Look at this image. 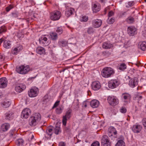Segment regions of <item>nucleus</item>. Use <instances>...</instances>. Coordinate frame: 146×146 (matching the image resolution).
<instances>
[{
    "label": "nucleus",
    "instance_id": "nucleus-64",
    "mask_svg": "<svg viewBox=\"0 0 146 146\" xmlns=\"http://www.w3.org/2000/svg\"><path fill=\"white\" fill-rule=\"evenodd\" d=\"M105 0H100V1H101L102 3H103L104 2Z\"/></svg>",
    "mask_w": 146,
    "mask_h": 146
},
{
    "label": "nucleus",
    "instance_id": "nucleus-11",
    "mask_svg": "<svg viewBox=\"0 0 146 146\" xmlns=\"http://www.w3.org/2000/svg\"><path fill=\"white\" fill-rule=\"evenodd\" d=\"M53 127L52 126H50L47 127L46 131V133L45 134V137L47 139H50L52 134V130Z\"/></svg>",
    "mask_w": 146,
    "mask_h": 146
},
{
    "label": "nucleus",
    "instance_id": "nucleus-37",
    "mask_svg": "<svg viewBox=\"0 0 146 146\" xmlns=\"http://www.w3.org/2000/svg\"><path fill=\"white\" fill-rule=\"evenodd\" d=\"M114 19L111 17H108V18L107 21L108 23L110 24H112L114 22Z\"/></svg>",
    "mask_w": 146,
    "mask_h": 146
},
{
    "label": "nucleus",
    "instance_id": "nucleus-7",
    "mask_svg": "<svg viewBox=\"0 0 146 146\" xmlns=\"http://www.w3.org/2000/svg\"><path fill=\"white\" fill-rule=\"evenodd\" d=\"M38 92V88L36 87H33L28 92V95L31 97H34L36 96Z\"/></svg>",
    "mask_w": 146,
    "mask_h": 146
},
{
    "label": "nucleus",
    "instance_id": "nucleus-9",
    "mask_svg": "<svg viewBox=\"0 0 146 146\" xmlns=\"http://www.w3.org/2000/svg\"><path fill=\"white\" fill-rule=\"evenodd\" d=\"M108 100L109 104L112 106H114L118 103V100L115 97L109 96L108 98Z\"/></svg>",
    "mask_w": 146,
    "mask_h": 146
},
{
    "label": "nucleus",
    "instance_id": "nucleus-61",
    "mask_svg": "<svg viewBox=\"0 0 146 146\" xmlns=\"http://www.w3.org/2000/svg\"><path fill=\"white\" fill-rule=\"evenodd\" d=\"M125 13V12H124L123 13H121L119 14V16L120 17H121L122 16V15H124Z\"/></svg>",
    "mask_w": 146,
    "mask_h": 146
},
{
    "label": "nucleus",
    "instance_id": "nucleus-1",
    "mask_svg": "<svg viewBox=\"0 0 146 146\" xmlns=\"http://www.w3.org/2000/svg\"><path fill=\"white\" fill-rule=\"evenodd\" d=\"M41 115L38 113H35L30 118L29 120V125L31 126H34L37 124L41 119Z\"/></svg>",
    "mask_w": 146,
    "mask_h": 146
},
{
    "label": "nucleus",
    "instance_id": "nucleus-49",
    "mask_svg": "<svg viewBox=\"0 0 146 146\" xmlns=\"http://www.w3.org/2000/svg\"><path fill=\"white\" fill-rule=\"evenodd\" d=\"M142 122L145 128L146 129V118H144L143 119Z\"/></svg>",
    "mask_w": 146,
    "mask_h": 146
},
{
    "label": "nucleus",
    "instance_id": "nucleus-22",
    "mask_svg": "<svg viewBox=\"0 0 146 146\" xmlns=\"http://www.w3.org/2000/svg\"><path fill=\"white\" fill-rule=\"evenodd\" d=\"M138 48L143 51L146 50V42H140L138 44Z\"/></svg>",
    "mask_w": 146,
    "mask_h": 146
},
{
    "label": "nucleus",
    "instance_id": "nucleus-31",
    "mask_svg": "<svg viewBox=\"0 0 146 146\" xmlns=\"http://www.w3.org/2000/svg\"><path fill=\"white\" fill-rule=\"evenodd\" d=\"M58 43L60 46L62 47L65 46L67 45V42L66 41L60 40Z\"/></svg>",
    "mask_w": 146,
    "mask_h": 146
},
{
    "label": "nucleus",
    "instance_id": "nucleus-35",
    "mask_svg": "<svg viewBox=\"0 0 146 146\" xmlns=\"http://www.w3.org/2000/svg\"><path fill=\"white\" fill-rule=\"evenodd\" d=\"M24 141L22 139H19L16 140V143L17 145L19 146L22 145Z\"/></svg>",
    "mask_w": 146,
    "mask_h": 146
},
{
    "label": "nucleus",
    "instance_id": "nucleus-30",
    "mask_svg": "<svg viewBox=\"0 0 146 146\" xmlns=\"http://www.w3.org/2000/svg\"><path fill=\"white\" fill-rule=\"evenodd\" d=\"M11 104L10 101L6 100L4 101L2 104V106L4 108H7L9 107Z\"/></svg>",
    "mask_w": 146,
    "mask_h": 146
},
{
    "label": "nucleus",
    "instance_id": "nucleus-2",
    "mask_svg": "<svg viewBox=\"0 0 146 146\" xmlns=\"http://www.w3.org/2000/svg\"><path fill=\"white\" fill-rule=\"evenodd\" d=\"M115 73L113 69L110 68L106 67L104 68L102 71V76L105 78H108L113 75Z\"/></svg>",
    "mask_w": 146,
    "mask_h": 146
},
{
    "label": "nucleus",
    "instance_id": "nucleus-58",
    "mask_svg": "<svg viewBox=\"0 0 146 146\" xmlns=\"http://www.w3.org/2000/svg\"><path fill=\"white\" fill-rule=\"evenodd\" d=\"M128 5L129 6L131 7L133 6L134 5L133 2L132 1H129L128 2Z\"/></svg>",
    "mask_w": 146,
    "mask_h": 146
},
{
    "label": "nucleus",
    "instance_id": "nucleus-5",
    "mask_svg": "<svg viewBox=\"0 0 146 146\" xmlns=\"http://www.w3.org/2000/svg\"><path fill=\"white\" fill-rule=\"evenodd\" d=\"M120 84L119 81L117 79L111 80L108 82V87L111 89H113L117 87Z\"/></svg>",
    "mask_w": 146,
    "mask_h": 146
},
{
    "label": "nucleus",
    "instance_id": "nucleus-46",
    "mask_svg": "<svg viewBox=\"0 0 146 146\" xmlns=\"http://www.w3.org/2000/svg\"><path fill=\"white\" fill-rule=\"evenodd\" d=\"M67 118H68L67 117H66L64 116L63 117V119H62V123L63 124L65 125L66 124V122H67Z\"/></svg>",
    "mask_w": 146,
    "mask_h": 146
},
{
    "label": "nucleus",
    "instance_id": "nucleus-62",
    "mask_svg": "<svg viewBox=\"0 0 146 146\" xmlns=\"http://www.w3.org/2000/svg\"><path fill=\"white\" fill-rule=\"evenodd\" d=\"M5 40L3 38H1L0 39V44H1L3 41H4Z\"/></svg>",
    "mask_w": 146,
    "mask_h": 146
},
{
    "label": "nucleus",
    "instance_id": "nucleus-53",
    "mask_svg": "<svg viewBox=\"0 0 146 146\" xmlns=\"http://www.w3.org/2000/svg\"><path fill=\"white\" fill-rule=\"evenodd\" d=\"M114 13L113 11H110L108 14V17H111L114 15Z\"/></svg>",
    "mask_w": 146,
    "mask_h": 146
},
{
    "label": "nucleus",
    "instance_id": "nucleus-27",
    "mask_svg": "<svg viewBox=\"0 0 146 146\" xmlns=\"http://www.w3.org/2000/svg\"><path fill=\"white\" fill-rule=\"evenodd\" d=\"M5 115V119L8 120H10L12 119L13 116V113L11 112L7 113Z\"/></svg>",
    "mask_w": 146,
    "mask_h": 146
},
{
    "label": "nucleus",
    "instance_id": "nucleus-23",
    "mask_svg": "<svg viewBox=\"0 0 146 146\" xmlns=\"http://www.w3.org/2000/svg\"><path fill=\"white\" fill-rule=\"evenodd\" d=\"M10 127L9 124L7 123H5L3 124L1 128V130L3 131H7Z\"/></svg>",
    "mask_w": 146,
    "mask_h": 146
},
{
    "label": "nucleus",
    "instance_id": "nucleus-33",
    "mask_svg": "<svg viewBox=\"0 0 146 146\" xmlns=\"http://www.w3.org/2000/svg\"><path fill=\"white\" fill-rule=\"evenodd\" d=\"M54 131V133L56 135H58L61 132L60 127L59 126H56Z\"/></svg>",
    "mask_w": 146,
    "mask_h": 146
},
{
    "label": "nucleus",
    "instance_id": "nucleus-19",
    "mask_svg": "<svg viewBox=\"0 0 146 146\" xmlns=\"http://www.w3.org/2000/svg\"><path fill=\"white\" fill-rule=\"evenodd\" d=\"M7 84V81L5 78H2L0 79V88H3L6 87Z\"/></svg>",
    "mask_w": 146,
    "mask_h": 146
},
{
    "label": "nucleus",
    "instance_id": "nucleus-28",
    "mask_svg": "<svg viewBox=\"0 0 146 146\" xmlns=\"http://www.w3.org/2000/svg\"><path fill=\"white\" fill-rule=\"evenodd\" d=\"M100 9V5H97L96 4H94L92 7V10L94 12L96 13L99 11Z\"/></svg>",
    "mask_w": 146,
    "mask_h": 146
},
{
    "label": "nucleus",
    "instance_id": "nucleus-6",
    "mask_svg": "<svg viewBox=\"0 0 146 146\" xmlns=\"http://www.w3.org/2000/svg\"><path fill=\"white\" fill-rule=\"evenodd\" d=\"M101 144L102 146H110V142L107 136L104 135L102 136Z\"/></svg>",
    "mask_w": 146,
    "mask_h": 146
},
{
    "label": "nucleus",
    "instance_id": "nucleus-16",
    "mask_svg": "<svg viewBox=\"0 0 146 146\" xmlns=\"http://www.w3.org/2000/svg\"><path fill=\"white\" fill-rule=\"evenodd\" d=\"M66 8L65 15L67 17L70 16L74 12V9L73 8L69 7L68 6H66Z\"/></svg>",
    "mask_w": 146,
    "mask_h": 146
},
{
    "label": "nucleus",
    "instance_id": "nucleus-54",
    "mask_svg": "<svg viewBox=\"0 0 146 146\" xmlns=\"http://www.w3.org/2000/svg\"><path fill=\"white\" fill-rule=\"evenodd\" d=\"M13 7V6L11 5H10L8 7H7L6 8L7 11L8 12L9 11V10L10 9H12Z\"/></svg>",
    "mask_w": 146,
    "mask_h": 146
},
{
    "label": "nucleus",
    "instance_id": "nucleus-55",
    "mask_svg": "<svg viewBox=\"0 0 146 146\" xmlns=\"http://www.w3.org/2000/svg\"><path fill=\"white\" fill-rule=\"evenodd\" d=\"M135 98L136 100H139L141 99L142 98V97L141 96L137 95L135 97Z\"/></svg>",
    "mask_w": 146,
    "mask_h": 146
},
{
    "label": "nucleus",
    "instance_id": "nucleus-12",
    "mask_svg": "<svg viewBox=\"0 0 146 146\" xmlns=\"http://www.w3.org/2000/svg\"><path fill=\"white\" fill-rule=\"evenodd\" d=\"M128 34L130 36H133L137 33L136 29L133 26L129 27L127 28Z\"/></svg>",
    "mask_w": 146,
    "mask_h": 146
},
{
    "label": "nucleus",
    "instance_id": "nucleus-52",
    "mask_svg": "<svg viewBox=\"0 0 146 146\" xmlns=\"http://www.w3.org/2000/svg\"><path fill=\"white\" fill-rule=\"evenodd\" d=\"M59 103H60V101H56L55 103L54 104L52 107V108L53 109V108L57 107L59 105Z\"/></svg>",
    "mask_w": 146,
    "mask_h": 146
},
{
    "label": "nucleus",
    "instance_id": "nucleus-32",
    "mask_svg": "<svg viewBox=\"0 0 146 146\" xmlns=\"http://www.w3.org/2000/svg\"><path fill=\"white\" fill-rule=\"evenodd\" d=\"M50 36L52 40H56L58 38L57 35L55 33L52 32L50 33Z\"/></svg>",
    "mask_w": 146,
    "mask_h": 146
},
{
    "label": "nucleus",
    "instance_id": "nucleus-43",
    "mask_svg": "<svg viewBox=\"0 0 146 146\" xmlns=\"http://www.w3.org/2000/svg\"><path fill=\"white\" fill-rule=\"evenodd\" d=\"M56 32L59 35L61 34L63 32V30L61 27H59L57 28L56 30Z\"/></svg>",
    "mask_w": 146,
    "mask_h": 146
},
{
    "label": "nucleus",
    "instance_id": "nucleus-29",
    "mask_svg": "<svg viewBox=\"0 0 146 146\" xmlns=\"http://www.w3.org/2000/svg\"><path fill=\"white\" fill-rule=\"evenodd\" d=\"M20 50V48L19 46L18 47H13L12 49V53L14 55L17 54Z\"/></svg>",
    "mask_w": 146,
    "mask_h": 146
},
{
    "label": "nucleus",
    "instance_id": "nucleus-18",
    "mask_svg": "<svg viewBox=\"0 0 146 146\" xmlns=\"http://www.w3.org/2000/svg\"><path fill=\"white\" fill-rule=\"evenodd\" d=\"M26 88L25 85L22 84H17L15 87V91L18 92H21L23 91Z\"/></svg>",
    "mask_w": 146,
    "mask_h": 146
},
{
    "label": "nucleus",
    "instance_id": "nucleus-3",
    "mask_svg": "<svg viewBox=\"0 0 146 146\" xmlns=\"http://www.w3.org/2000/svg\"><path fill=\"white\" fill-rule=\"evenodd\" d=\"M30 70V67L28 65L26 66L21 65L20 66H17L16 67L17 72L21 74H25L27 73Z\"/></svg>",
    "mask_w": 146,
    "mask_h": 146
},
{
    "label": "nucleus",
    "instance_id": "nucleus-24",
    "mask_svg": "<svg viewBox=\"0 0 146 146\" xmlns=\"http://www.w3.org/2000/svg\"><path fill=\"white\" fill-rule=\"evenodd\" d=\"M36 52L38 54H42L44 53L45 50L44 48L42 47H38L36 49Z\"/></svg>",
    "mask_w": 146,
    "mask_h": 146
},
{
    "label": "nucleus",
    "instance_id": "nucleus-50",
    "mask_svg": "<svg viewBox=\"0 0 146 146\" xmlns=\"http://www.w3.org/2000/svg\"><path fill=\"white\" fill-rule=\"evenodd\" d=\"M89 104V103L86 101L84 102L82 104V106L83 107L86 108L87 105Z\"/></svg>",
    "mask_w": 146,
    "mask_h": 146
},
{
    "label": "nucleus",
    "instance_id": "nucleus-44",
    "mask_svg": "<svg viewBox=\"0 0 146 146\" xmlns=\"http://www.w3.org/2000/svg\"><path fill=\"white\" fill-rule=\"evenodd\" d=\"M94 32V29L92 27H90L88 28L87 30V32L89 34L93 33Z\"/></svg>",
    "mask_w": 146,
    "mask_h": 146
},
{
    "label": "nucleus",
    "instance_id": "nucleus-57",
    "mask_svg": "<svg viewBox=\"0 0 146 146\" xmlns=\"http://www.w3.org/2000/svg\"><path fill=\"white\" fill-rule=\"evenodd\" d=\"M5 58L4 56L2 55V54H0V61L3 60H4Z\"/></svg>",
    "mask_w": 146,
    "mask_h": 146
},
{
    "label": "nucleus",
    "instance_id": "nucleus-26",
    "mask_svg": "<svg viewBox=\"0 0 146 146\" xmlns=\"http://www.w3.org/2000/svg\"><path fill=\"white\" fill-rule=\"evenodd\" d=\"M11 44L9 41L5 40L4 41L3 46L4 48H9L11 47Z\"/></svg>",
    "mask_w": 146,
    "mask_h": 146
},
{
    "label": "nucleus",
    "instance_id": "nucleus-63",
    "mask_svg": "<svg viewBox=\"0 0 146 146\" xmlns=\"http://www.w3.org/2000/svg\"><path fill=\"white\" fill-rule=\"evenodd\" d=\"M10 133L11 134V135L12 136H13L14 133L12 131H11L10 132Z\"/></svg>",
    "mask_w": 146,
    "mask_h": 146
},
{
    "label": "nucleus",
    "instance_id": "nucleus-34",
    "mask_svg": "<svg viewBox=\"0 0 146 146\" xmlns=\"http://www.w3.org/2000/svg\"><path fill=\"white\" fill-rule=\"evenodd\" d=\"M109 131L114 135H116L117 134V131L113 127H111L109 129Z\"/></svg>",
    "mask_w": 146,
    "mask_h": 146
},
{
    "label": "nucleus",
    "instance_id": "nucleus-45",
    "mask_svg": "<svg viewBox=\"0 0 146 146\" xmlns=\"http://www.w3.org/2000/svg\"><path fill=\"white\" fill-rule=\"evenodd\" d=\"M120 111L122 113H125L126 112L127 110L125 107H122L120 109Z\"/></svg>",
    "mask_w": 146,
    "mask_h": 146
},
{
    "label": "nucleus",
    "instance_id": "nucleus-17",
    "mask_svg": "<svg viewBox=\"0 0 146 146\" xmlns=\"http://www.w3.org/2000/svg\"><path fill=\"white\" fill-rule=\"evenodd\" d=\"M138 80L137 78L135 77L130 80L129 84L131 87L134 88L135 86L138 84Z\"/></svg>",
    "mask_w": 146,
    "mask_h": 146
},
{
    "label": "nucleus",
    "instance_id": "nucleus-4",
    "mask_svg": "<svg viewBox=\"0 0 146 146\" xmlns=\"http://www.w3.org/2000/svg\"><path fill=\"white\" fill-rule=\"evenodd\" d=\"M60 12L58 11H54L50 13V18L53 21L58 20L60 17Z\"/></svg>",
    "mask_w": 146,
    "mask_h": 146
},
{
    "label": "nucleus",
    "instance_id": "nucleus-14",
    "mask_svg": "<svg viewBox=\"0 0 146 146\" xmlns=\"http://www.w3.org/2000/svg\"><path fill=\"white\" fill-rule=\"evenodd\" d=\"M39 41L40 43L43 46H47L49 44V42L48 41L47 38L44 36L40 37L39 39Z\"/></svg>",
    "mask_w": 146,
    "mask_h": 146
},
{
    "label": "nucleus",
    "instance_id": "nucleus-59",
    "mask_svg": "<svg viewBox=\"0 0 146 146\" xmlns=\"http://www.w3.org/2000/svg\"><path fill=\"white\" fill-rule=\"evenodd\" d=\"M65 143L64 142H60L59 143V146H65Z\"/></svg>",
    "mask_w": 146,
    "mask_h": 146
},
{
    "label": "nucleus",
    "instance_id": "nucleus-41",
    "mask_svg": "<svg viewBox=\"0 0 146 146\" xmlns=\"http://www.w3.org/2000/svg\"><path fill=\"white\" fill-rule=\"evenodd\" d=\"M88 20V17L86 16H83L80 19V21L81 22H86Z\"/></svg>",
    "mask_w": 146,
    "mask_h": 146
},
{
    "label": "nucleus",
    "instance_id": "nucleus-56",
    "mask_svg": "<svg viewBox=\"0 0 146 146\" xmlns=\"http://www.w3.org/2000/svg\"><path fill=\"white\" fill-rule=\"evenodd\" d=\"M12 16L13 17H18V13H12Z\"/></svg>",
    "mask_w": 146,
    "mask_h": 146
},
{
    "label": "nucleus",
    "instance_id": "nucleus-60",
    "mask_svg": "<svg viewBox=\"0 0 146 146\" xmlns=\"http://www.w3.org/2000/svg\"><path fill=\"white\" fill-rule=\"evenodd\" d=\"M108 135L110 137H111L113 135V134H112V133H110V132L109 131H108Z\"/></svg>",
    "mask_w": 146,
    "mask_h": 146
},
{
    "label": "nucleus",
    "instance_id": "nucleus-13",
    "mask_svg": "<svg viewBox=\"0 0 146 146\" xmlns=\"http://www.w3.org/2000/svg\"><path fill=\"white\" fill-rule=\"evenodd\" d=\"M92 24L93 27L98 28L101 26L102 24V21L100 19H95L93 20Z\"/></svg>",
    "mask_w": 146,
    "mask_h": 146
},
{
    "label": "nucleus",
    "instance_id": "nucleus-39",
    "mask_svg": "<svg viewBox=\"0 0 146 146\" xmlns=\"http://www.w3.org/2000/svg\"><path fill=\"white\" fill-rule=\"evenodd\" d=\"M63 110V107L62 106L59 107L58 108H57L56 110V111L57 114H60L62 111Z\"/></svg>",
    "mask_w": 146,
    "mask_h": 146
},
{
    "label": "nucleus",
    "instance_id": "nucleus-15",
    "mask_svg": "<svg viewBox=\"0 0 146 146\" xmlns=\"http://www.w3.org/2000/svg\"><path fill=\"white\" fill-rule=\"evenodd\" d=\"M92 89L94 91L99 90L101 87L100 82L98 81L93 82L92 84Z\"/></svg>",
    "mask_w": 146,
    "mask_h": 146
},
{
    "label": "nucleus",
    "instance_id": "nucleus-38",
    "mask_svg": "<svg viewBox=\"0 0 146 146\" xmlns=\"http://www.w3.org/2000/svg\"><path fill=\"white\" fill-rule=\"evenodd\" d=\"M126 68V66L124 63H122L121 64L119 67V69L120 70H123Z\"/></svg>",
    "mask_w": 146,
    "mask_h": 146
},
{
    "label": "nucleus",
    "instance_id": "nucleus-48",
    "mask_svg": "<svg viewBox=\"0 0 146 146\" xmlns=\"http://www.w3.org/2000/svg\"><path fill=\"white\" fill-rule=\"evenodd\" d=\"M73 104L74 105L76 106L77 107L78 106L79 104L78 99H77L76 100H75L73 103Z\"/></svg>",
    "mask_w": 146,
    "mask_h": 146
},
{
    "label": "nucleus",
    "instance_id": "nucleus-10",
    "mask_svg": "<svg viewBox=\"0 0 146 146\" xmlns=\"http://www.w3.org/2000/svg\"><path fill=\"white\" fill-rule=\"evenodd\" d=\"M31 113V110L28 108H26L23 110L21 116L22 118L27 119L29 117Z\"/></svg>",
    "mask_w": 146,
    "mask_h": 146
},
{
    "label": "nucleus",
    "instance_id": "nucleus-21",
    "mask_svg": "<svg viewBox=\"0 0 146 146\" xmlns=\"http://www.w3.org/2000/svg\"><path fill=\"white\" fill-rule=\"evenodd\" d=\"M90 105L92 108H96L98 107L99 106V102L96 100H93L90 102Z\"/></svg>",
    "mask_w": 146,
    "mask_h": 146
},
{
    "label": "nucleus",
    "instance_id": "nucleus-20",
    "mask_svg": "<svg viewBox=\"0 0 146 146\" xmlns=\"http://www.w3.org/2000/svg\"><path fill=\"white\" fill-rule=\"evenodd\" d=\"M141 126L139 125H134L132 127V130L133 132L135 133H138L140 132L142 129Z\"/></svg>",
    "mask_w": 146,
    "mask_h": 146
},
{
    "label": "nucleus",
    "instance_id": "nucleus-42",
    "mask_svg": "<svg viewBox=\"0 0 146 146\" xmlns=\"http://www.w3.org/2000/svg\"><path fill=\"white\" fill-rule=\"evenodd\" d=\"M71 112V110H69L66 112V115L64 116L66 117L68 119L70 117V115Z\"/></svg>",
    "mask_w": 146,
    "mask_h": 146
},
{
    "label": "nucleus",
    "instance_id": "nucleus-51",
    "mask_svg": "<svg viewBox=\"0 0 146 146\" xmlns=\"http://www.w3.org/2000/svg\"><path fill=\"white\" fill-rule=\"evenodd\" d=\"M5 28L4 27H2L0 28V34L5 31Z\"/></svg>",
    "mask_w": 146,
    "mask_h": 146
},
{
    "label": "nucleus",
    "instance_id": "nucleus-8",
    "mask_svg": "<svg viewBox=\"0 0 146 146\" xmlns=\"http://www.w3.org/2000/svg\"><path fill=\"white\" fill-rule=\"evenodd\" d=\"M122 101L124 102V104L126 105L129 102L131 96L129 94L127 93H123L121 96Z\"/></svg>",
    "mask_w": 146,
    "mask_h": 146
},
{
    "label": "nucleus",
    "instance_id": "nucleus-25",
    "mask_svg": "<svg viewBox=\"0 0 146 146\" xmlns=\"http://www.w3.org/2000/svg\"><path fill=\"white\" fill-rule=\"evenodd\" d=\"M103 48L105 49H109L112 47V45L109 42H105L102 46Z\"/></svg>",
    "mask_w": 146,
    "mask_h": 146
},
{
    "label": "nucleus",
    "instance_id": "nucleus-40",
    "mask_svg": "<svg viewBox=\"0 0 146 146\" xmlns=\"http://www.w3.org/2000/svg\"><path fill=\"white\" fill-rule=\"evenodd\" d=\"M127 21L129 23H132L134 22V19L132 17H129L127 19Z\"/></svg>",
    "mask_w": 146,
    "mask_h": 146
},
{
    "label": "nucleus",
    "instance_id": "nucleus-36",
    "mask_svg": "<svg viewBox=\"0 0 146 146\" xmlns=\"http://www.w3.org/2000/svg\"><path fill=\"white\" fill-rule=\"evenodd\" d=\"M116 146H125L124 142L122 140H120L118 141L115 145Z\"/></svg>",
    "mask_w": 146,
    "mask_h": 146
},
{
    "label": "nucleus",
    "instance_id": "nucleus-47",
    "mask_svg": "<svg viewBox=\"0 0 146 146\" xmlns=\"http://www.w3.org/2000/svg\"><path fill=\"white\" fill-rule=\"evenodd\" d=\"M100 144L99 142L98 141H96L94 142L91 145V146H100Z\"/></svg>",
    "mask_w": 146,
    "mask_h": 146
}]
</instances>
